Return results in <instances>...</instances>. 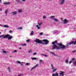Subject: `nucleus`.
Masks as SVG:
<instances>
[{"label":"nucleus","instance_id":"nucleus-1","mask_svg":"<svg viewBox=\"0 0 76 76\" xmlns=\"http://www.w3.org/2000/svg\"><path fill=\"white\" fill-rule=\"evenodd\" d=\"M52 44L53 45L52 48L53 50H55V49L59 50V49H60V48H61L62 50H63L66 48L65 46L63 45V44H58L57 42V40L53 42Z\"/></svg>","mask_w":76,"mask_h":76},{"label":"nucleus","instance_id":"nucleus-2","mask_svg":"<svg viewBox=\"0 0 76 76\" xmlns=\"http://www.w3.org/2000/svg\"><path fill=\"white\" fill-rule=\"evenodd\" d=\"M72 41L71 42L68 43L67 44V45H71V44H73V45H76V39H75L74 38L72 39Z\"/></svg>","mask_w":76,"mask_h":76},{"label":"nucleus","instance_id":"nucleus-3","mask_svg":"<svg viewBox=\"0 0 76 76\" xmlns=\"http://www.w3.org/2000/svg\"><path fill=\"white\" fill-rule=\"evenodd\" d=\"M34 41L36 42H37V43H38L39 44H43V43H42V40H39V39H35L34 40Z\"/></svg>","mask_w":76,"mask_h":76},{"label":"nucleus","instance_id":"nucleus-4","mask_svg":"<svg viewBox=\"0 0 76 76\" xmlns=\"http://www.w3.org/2000/svg\"><path fill=\"white\" fill-rule=\"evenodd\" d=\"M51 69H52L53 72H56V70H57V68L54 69V66H53V64H51Z\"/></svg>","mask_w":76,"mask_h":76},{"label":"nucleus","instance_id":"nucleus-5","mask_svg":"<svg viewBox=\"0 0 76 76\" xmlns=\"http://www.w3.org/2000/svg\"><path fill=\"white\" fill-rule=\"evenodd\" d=\"M7 38L9 40L13 38V36H10V35L7 34Z\"/></svg>","mask_w":76,"mask_h":76},{"label":"nucleus","instance_id":"nucleus-6","mask_svg":"<svg viewBox=\"0 0 76 76\" xmlns=\"http://www.w3.org/2000/svg\"><path fill=\"white\" fill-rule=\"evenodd\" d=\"M43 42H45V43H44V44L45 45H47L48 43H49V41L47 39H43Z\"/></svg>","mask_w":76,"mask_h":76},{"label":"nucleus","instance_id":"nucleus-7","mask_svg":"<svg viewBox=\"0 0 76 76\" xmlns=\"http://www.w3.org/2000/svg\"><path fill=\"white\" fill-rule=\"evenodd\" d=\"M52 33H55L56 34H59L60 32L58 30H54L51 32Z\"/></svg>","mask_w":76,"mask_h":76},{"label":"nucleus","instance_id":"nucleus-8","mask_svg":"<svg viewBox=\"0 0 76 76\" xmlns=\"http://www.w3.org/2000/svg\"><path fill=\"white\" fill-rule=\"evenodd\" d=\"M7 35H5L4 34H3L2 35H0V38H7Z\"/></svg>","mask_w":76,"mask_h":76},{"label":"nucleus","instance_id":"nucleus-9","mask_svg":"<svg viewBox=\"0 0 76 76\" xmlns=\"http://www.w3.org/2000/svg\"><path fill=\"white\" fill-rule=\"evenodd\" d=\"M62 22L64 24H66V23H68V20H67L66 19H65Z\"/></svg>","mask_w":76,"mask_h":76},{"label":"nucleus","instance_id":"nucleus-10","mask_svg":"<svg viewBox=\"0 0 76 76\" xmlns=\"http://www.w3.org/2000/svg\"><path fill=\"white\" fill-rule=\"evenodd\" d=\"M65 1V0H60V4L62 5V4H63L64 3Z\"/></svg>","mask_w":76,"mask_h":76},{"label":"nucleus","instance_id":"nucleus-11","mask_svg":"<svg viewBox=\"0 0 76 76\" xmlns=\"http://www.w3.org/2000/svg\"><path fill=\"white\" fill-rule=\"evenodd\" d=\"M38 64H36V65L34 66L31 69V70H32L34 69H35L36 68V67H38Z\"/></svg>","mask_w":76,"mask_h":76},{"label":"nucleus","instance_id":"nucleus-12","mask_svg":"<svg viewBox=\"0 0 76 76\" xmlns=\"http://www.w3.org/2000/svg\"><path fill=\"white\" fill-rule=\"evenodd\" d=\"M58 76V73L56 72L55 73L53 74H52V76Z\"/></svg>","mask_w":76,"mask_h":76},{"label":"nucleus","instance_id":"nucleus-13","mask_svg":"<svg viewBox=\"0 0 76 76\" xmlns=\"http://www.w3.org/2000/svg\"><path fill=\"white\" fill-rule=\"evenodd\" d=\"M9 11V10L8 9H6L5 11V13L6 14V15L7 16V13Z\"/></svg>","mask_w":76,"mask_h":76},{"label":"nucleus","instance_id":"nucleus-14","mask_svg":"<svg viewBox=\"0 0 76 76\" xmlns=\"http://www.w3.org/2000/svg\"><path fill=\"white\" fill-rule=\"evenodd\" d=\"M12 15H17V12H12Z\"/></svg>","mask_w":76,"mask_h":76},{"label":"nucleus","instance_id":"nucleus-15","mask_svg":"<svg viewBox=\"0 0 76 76\" xmlns=\"http://www.w3.org/2000/svg\"><path fill=\"white\" fill-rule=\"evenodd\" d=\"M36 27L38 29H41V27H40V26H39L38 25H37L36 26Z\"/></svg>","mask_w":76,"mask_h":76},{"label":"nucleus","instance_id":"nucleus-16","mask_svg":"<svg viewBox=\"0 0 76 76\" xmlns=\"http://www.w3.org/2000/svg\"><path fill=\"white\" fill-rule=\"evenodd\" d=\"M23 11V10H22V9H19L18 10V12L19 13H22V12Z\"/></svg>","mask_w":76,"mask_h":76},{"label":"nucleus","instance_id":"nucleus-17","mask_svg":"<svg viewBox=\"0 0 76 76\" xmlns=\"http://www.w3.org/2000/svg\"><path fill=\"white\" fill-rule=\"evenodd\" d=\"M7 69L8 70V72H11V70H11V68H10V67H8L7 68Z\"/></svg>","mask_w":76,"mask_h":76},{"label":"nucleus","instance_id":"nucleus-18","mask_svg":"<svg viewBox=\"0 0 76 76\" xmlns=\"http://www.w3.org/2000/svg\"><path fill=\"white\" fill-rule=\"evenodd\" d=\"M2 26L4 27V28H9V26L7 25H4Z\"/></svg>","mask_w":76,"mask_h":76},{"label":"nucleus","instance_id":"nucleus-19","mask_svg":"<svg viewBox=\"0 0 76 76\" xmlns=\"http://www.w3.org/2000/svg\"><path fill=\"white\" fill-rule=\"evenodd\" d=\"M34 31H31V33H30V35L31 36H32V35H34Z\"/></svg>","mask_w":76,"mask_h":76},{"label":"nucleus","instance_id":"nucleus-20","mask_svg":"<svg viewBox=\"0 0 76 76\" xmlns=\"http://www.w3.org/2000/svg\"><path fill=\"white\" fill-rule=\"evenodd\" d=\"M50 18L51 19L53 20H54V19L55 18V16H51L50 17Z\"/></svg>","mask_w":76,"mask_h":76},{"label":"nucleus","instance_id":"nucleus-21","mask_svg":"<svg viewBox=\"0 0 76 76\" xmlns=\"http://www.w3.org/2000/svg\"><path fill=\"white\" fill-rule=\"evenodd\" d=\"M31 59H32V60H38V58H32L31 57Z\"/></svg>","mask_w":76,"mask_h":76},{"label":"nucleus","instance_id":"nucleus-22","mask_svg":"<svg viewBox=\"0 0 76 76\" xmlns=\"http://www.w3.org/2000/svg\"><path fill=\"white\" fill-rule=\"evenodd\" d=\"M53 20H54L55 22H58V20H57V18H55Z\"/></svg>","mask_w":76,"mask_h":76},{"label":"nucleus","instance_id":"nucleus-23","mask_svg":"<svg viewBox=\"0 0 76 76\" xmlns=\"http://www.w3.org/2000/svg\"><path fill=\"white\" fill-rule=\"evenodd\" d=\"M3 4H10V2H7V3L4 2L3 3Z\"/></svg>","mask_w":76,"mask_h":76},{"label":"nucleus","instance_id":"nucleus-24","mask_svg":"<svg viewBox=\"0 0 76 76\" xmlns=\"http://www.w3.org/2000/svg\"><path fill=\"white\" fill-rule=\"evenodd\" d=\"M17 29H20V30H21V29H22L23 28L22 27H20L17 28Z\"/></svg>","mask_w":76,"mask_h":76},{"label":"nucleus","instance_id":"nucleus-25","mask_svg":"<svg viewBox=\"0 0 76 76\" xmlns=\"http://www.w3.org/2000/svg\"><path fill=\"white\" fill-rule=\"evenodd\" d=\"M73 64L74 66H76V61L73 63Z\"/></svg>","mask_w":76,"mask_h":76},{"label":"nucleus","instance_id":"nucleus-26","mask_svg":"<svg viewBox=\"0 0 76 76\" xmlns=\"http://www.w3.org/2000/svg\"><path fill=\"white\" fill-rule=\"evenodd\" d=\"M38 25H39V26H41V25H42V23L41 22L40 23H38Z\"/></svg>","mask_w":76,"mask_h":76},{"label":"nucleus","instance_id":"nucleus-27","mask_svg":"<svg viewBox=\"0 0 76 76\" xmlns=\"http://www.w3.org/2000/svg\"><path fill=\"white\" fill-rule=\"evenodd\" d=\"M50 53L51 54H53V55H54V56H55V53H54L53 52H50Z\"/></svg>","mask_w":76,"mask_h":76},{"label":"nucleus","instance_id":"nucleus-28","mask_svg":"<svg viewBox=\"0 0 76 76\" xmlns=\"http://www.w3.org/2000/svg\"><path fill=\"white\" fill-rule=\"evenodd\" d=\"M2 53H7L6 51L4 50V49L2 50Z\"/></svg>","mask_w":76,"mask_h":76},{"label":"nucleus","instance_id":"nucleus-29","mask_svg":"<svg viewBox=\"0 0 76 76\" xmlns=\"http://www.w3.org/2000/svg\"><path fill=\"white\" fill-rule=\"evenodd\" d=\"M39 63L41 64V63H42L43 62V61L42 60H41V59L39 60Z\"/></svg>","mask_w":76,"mask_h":76},{"label":"nucleus","instance_id":"nucleus-30","mask_svg":"<svg viewBox=\"0 0 76 76\" xmlns=\"http://www.w3.org/2000/svg\"><path fill=\"white\" fill-rule=\"evenodd\" d=\"M65 62L66 63H67L69 62V60H68V59H66L65 60Z\"/></svg>","mask_w":76,"mask_h":76},{"label":"nucleus","instance_id":"nucleus-31","mask_svg":"<svg viewBox=\"0 0 76 76\" xmlns=\"http://www.w3.org/2000/svg\"><path fill=\"white\" fill-rule=\"evenodd\" d=\"M44 56L45 57H49V56L48 55L45 54H44Z\"/></svg>","mask_w":76,"mask_h":76},{"label":"nucleus","instance_id":"nucleus-32","mask_svg":"<svg viewBox=\"0 0 76 76\" xmlns=\"http://www.w3.org/2000/svg\"><path fill=\"white\" fill-rule=\"evenodd\" d=\"M23 63H24V62H21V63L20 64V65L21 66H23Z\"/></svg>","mask_w":76,"mask_h":76},{"label":"nucleus","instance_id":"nucleus-33","mask_svg":"<svg viewBox=\"0 0 76 76\" xmlns=\"http://www.w3.org/2000/svg\"><path fill=\"white\" fill-rule=\"evenodd\" d=\"M17 53V50H14L13 52H12V53Z\"/></svg>","mask_w":76,"mask_h":76},{"label":"nucleus","instance_id":"nucleus-34","mask_svg":"<svg viewBox=\"0 0 76 76\" xmlns=\"http://www.w3.org/2000/svg\"><path fill=\"white\" fill-rule=\"evenodd\" d=\"M30 41V39H28L26 40V42H28Z\"/></svg>","mask_w":76,"mask_h":76},{"label":"nucleus","instance_id":"nucleus-35","mask_svg":"<svg viewBox=\"0 0 76 76\" xmlns=\"http://www.w3.org/2000/svg\"><path fill=\"white\" fill-rule=\"evenodd\" d=\"M17 63H18L19 64H20V63H21V62H20V61H17Z\"/></svg>","mask_w":76,"mask_h":76},{"label":"nucleus","instance_id":"nucleus-36","mask_svg":"<svg viewBox=\"0 0 76 76\" xmlns=\"http://www.w3.org/2000/svg\"><path fill=\"white\" fill-rule=\"evenodd\" d=\"M72 53H76V50H75L74 51H72Z\"/></svg>","mask_w":76,"mask_h":76},{"label":"nucleus","instance_id":"nucleus-37","mask_svg":"<svg viewBox=\"0 0 76 76\" xmlns=\"http://www.w3.org/2000/svg\"><path fill=\"white\" fill-rule=\"evenodd\" d=\"M36 54H37V53L36 52H35L34 53H33V55H36Z\"/></svg>","mask_w":76,"mask_h":76},{"label":"nucleus","instance_id":"nucleus-38","mask_svg":"<svg viewBox=\"0 0 76 76\" xmlns=\"http://www.w3.org/2000/svg\"><path fill=\"white\" fill-rule=\"evenodd\" d=\"M26 44H25L22 45V46H26Z\"/></svg>","mask_w":76,"mask_h":76},{"label":"nucleus","instance_id":"nucleus-39","mask_svg":"<svg viewBox=\"0 0 76 76\" xmlns=\"http://www.w3.org/2000/svg\"><path fill=\"white\" fill-rule=\"evenodd\" d=\"M75 60V58H72V61H74V60Z\"/></svg>","mask_w":76,"mask_h":76},{"label":"nucleus","instance_id":"nucleus-40","mask_svg":"<svg viewBox=\"0 0 76 76\" xmlns=\"http://www.w3.org/2000/svg\"><path fill=\"white\" fill-rule=\"evenodd\" d=\"M26 65H27V66H29V63H27L26 64Z\"/></svg>","mask_w":76,"mask_h":76},{"label":"nucleus","instance_id":"nucleus-41","mask_svg":"<svg viewBox=\"0 0 76 76\" xmlns=\"http://www.w3.org/2000/svg\"><path fill=\"white\" fill-rule=\"evenodd\" d=\"M39 34L40 35H43V33L42 32L40 33Z\"/></svg>","mask_w":76,"mask_h":76},{"label":"nucleus","instance_id":"nucleus-42","mask_svg":"<svg viewBox=\"0 0 76 76\" xmlns=\"http://www.w3.org/2000/svg\"><path fill=\"white\" fill-rule=\"evenodd\" d=\"M9 33H12V30H10L9 31Z\"/></svg>","mask_w":76,"mask_h":76},{"label":"nucleus","instance_id":"nucleus-43","mask_svg":"<svg viewBox=\"0 0 76 76\" xmlns=\"http://www.w3.org/2000/svg\"><path fill=\"white\" fill-rule=\"evenodd\" d=\"M72 63V61H70L69 62V64H71V63Z\"/></svg>","mask_w":76,"mask_h":76},{"label":"nucleus","instance_id":"nucleus-44","mask_svg":"<svg viewBox=\"0 0 76 76\" xmlns=\"http://www.w3.org/2000/svg\"><path fill=\"white\" fill-rule=\"evenodd\" d=\"M46 18V17L45 16H44L43 17V19H45Z\"/></svg>","mask_w":76,"mask_h":76},{"label":"nucleus","instance_id":"nucleus-45","mask_svg":"<svg viewBox=\"0 0 76 76\" xmlns=\"http://www.w3.org/2000/svg\"><path fill=\"white\" fill-rule=\"evenodd\" d=\"M61 21L62 22H63L64 21L63 20V18H61Z\"/></svg>","mask_w":76,"mask_h":76},{"label":"nucleus","instance_id":"nucleus-46","mask_svg":"<svg viewBox=\"0 0 76 76\" xmlns=\"http://www.w3.org/2000/svg\"><path fill=\"white\" fill-rule=\"evenodd\" d=\"M40 55H41V56H44V54L42 53V54H41Z\"/></svg>","mask_w":76,"mask_h":76},{"label":"nucleus","instance_id":"nucleus-47","mask_svg":"<svg viewBox=\"0 0 76 76\" xmlns=\"http://www.w3.org/2000/svg\"><path fill=\"white\" fill-rule=\"evenodd\" d=\"M45 36H48V35H49V34H45Z\"/></svg>","mask_w":76,"mask_h":76},{"label":"nucleus","instance_id":"nucleus-48","mask_svg":"<svg viewBox=\"0 0 76 76\" xmlns=\"http://www.w3.org/2000/svg\"><path fill=\"white\" fill-rule=\"evenodd\" d=\"M2 8H0V11H2Z\"/></svg>","mask_w":76,"mask_h":76},{"label":"nucleus","instance_id":"nucleus-49","mask_svg":"<svg viewBox=\"0 0 76 76\" xmlns=\"http://www.w3.org/2000/svg\"><path fill=\"white\" fill-rule=\"evenodd\" d=\"M31 52V50H30L28 51V53H30Z\"/></svg>","mask_w":76,"mask_h":76},{"label":"nucleus","instance_id":"nucleus-50","mask_svg":"<svg viewBox=\"0 0 76 76\" xmlns=\"http://www.w3.org/2000/svg\"><path fill=\"white\" fill-rule=\"evenodd\" d=\"M22 76V74H19L18 75V76Z\"/></svg>","mask_w":76,"mask_h":76},{"label":"nucleus","instance_id":"nucleus-51","mask_svg":"<svg viewBox=\"0 0 76 76\" xmlns=\"http://www.w3.org/2000/svg\"><path fill=\"white\" fill-rule=\"evenodd\" d=\"M22 1H26V0H21Z\"/></svg>","mask_w":76,"mask_h":76},{"label":"nucleus","instance_id":"nucleus-52","mask_svg":"<svg viewBox=\"0 0 76 76\" xmlns=\"http://www.w3.org/2000/svg\"><path fill=\"white\" fill-rule=\"evenodd\" d=\"M0 3H1V0H0Z\"/></svg>","mask_w":76,"mask_h":76},{"label":"nucleus","instance_id":"nucleus-53","mask_svg":"<svg viewBox=\"0 0 76 76\" xmlns=\"http://www.w3.org/2000/svg\"><path fill=\"white\" fill-rule=\"evenodd\" d=\"M22 49V48H19V49Z\"/></svg>","mask_w":76,"mask_h":76},{"label":"nucleus","instance_id":"nucleus-54","mask_svg":"<svg viewBox=\"0 0 76 76\" xmlns=\"http://www.w3.org/2000/svg\"><path fill=\"white\" fill-rule=\"evenodd\" d=\"M0 25V26H3V25H1V24Z\"/></svg>","mask_w":76,"mask_h":76},{"label":"nucleus","instance_id":"nucleus-55","mask_svg":"<svg viewBox=\"0 0 76 76\" xmlns=\"http://www.w3.org/2000/svg\"><path fill=\"white\" fill-rule=\"evenodd\" d=\"M47 51H49V50H47Z\"/></svg>","mask_w":76,"mask_h":76},{"label":"nucleus","instance_id":"nucleus-56","mask_svg":"<svg viewBox=\"0 0 76 76\" xmlns=\"http://www.w3.org/2000/svg\"><path fill=\"white\" fill-rule=\"evenodd\" d=\"M16 0V1H18V0Z\"/></svg>","mask_w":76,"mask_h":76},{"label":"nucleus","instance_id":"nucleus-57","mask_svg":"<svg viewBox=\"0 0 76 76\" xmlns=\"http://www.w3.org/2000/svg\"><path fill=\"white\" fill-rule=\"evenodd\" d=\"M0 34H1V32H0Z\"/></svg>","mask_w":76,"mask_h":76},{"label":"nucleus","instance_id":"nucleus-58","mask_svg":"<svg viewBox=\"0 0 76 76\" xmlns=\"http://www.w3.org/2000/svg\"><path fill=\"white\" fill-rule=\"evenodd\" d=\"M12 57V56H10V57Z\"/></svg>","mask_w":76,"mask_h":76},{"label":"nucleus","instance_id":"nucleus-59","mask_svg":"<svg viewBox=\"0 0 76 76\" xmlns=\"http://www.w3.org/2000/svg\"><path fill=\"white\" fill-rule=\"evenodd\" d=\"M74 6H75V7L76 6V5H74Z\"/></svg>","mask_w":76,"mask_h":76}]
</instances>
